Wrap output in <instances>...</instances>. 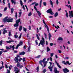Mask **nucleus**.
I'll list each match as a JSON object with an SVG mask.
<instances>
[{"label":"nucleus","instance_id":"1","mask_svg":"<svg viewBox=\"0 0 73 73\" xmlns=\"http://www.w3.org/2000/svg\"><path fill=\"white\" fill-rule=\"evenodd\" d=\"M42 40H41L40 41V43L38 45V46H40V45H41L43 47H44V44H45V40L44 39V38H43V37H42Z\"/></svg>","mask_w":73,"mask_h":73},{"label":"nucleus","instance_id":"2","mask_svg":"<svg viewBox=\"0 0 73 73\" xmlns=\"http://www.w3.org/2000/svg\"><path fill=\"white\" fill-rule=\"evenodd\" d=\"M46 60V58H45L43 59V60H40L39 61V64H40V65H41L42 66H43V65H42V62H43L44 64H47V61H45Z\"/></svg>","mask_w":73,"mask_h":73},{"label":"nucleus","instance_id":"3","mask_svg":"<svg viewBox=\"0 0 73 73\" xmlns=\"http://www.w3.org/2000/svg\"><path fill=\"white\" fill-rule=\"evenodd\" d=\"M9 47L7 46H6V49L7 50H9V49H11V48H12L13 50H14V49H15V46L14 45H10Z\"/></svg>","mask_w":73,"mask_h":73},{"label":"nucleus","instance_id":"4","mask_svg":"<svg viewBox=\"0 0 73 73\" xmlns=\"http://www.w3.org/2000/svg\"><path fill=\"white\" fill-rule=\"evenodd\" d=\"M46 12L48 13H50V15H53V14H54L53 12V11H52V9H50L46 11Z\"/></svg>","mask_w":73,"mask_h":73},{"label":"nucleus","instance_id":"5","mask_svg":"<svg viewBox=\"0 0 73 73\" xmlns=\"http://www.w3.org/2000/svg\"><path fill=\"white\" fill-rule=\"evenodd\" d=\"M17 57H15V58L14 59V60L15 61H16V62L17 63L19 62V59H18V57H20V55L18 54L17 55Z\"/></svg>","mask_w":73,"mask_h":73},{"label":"nucleus","instance_id":"6","mask_svg":"<svg viewBox=\"0 0 73 73\" xmlns=\"http://www.w3.org/2000/svg\"><path fill=\"white\" fill-rule=\"evenodd\" d=\"M63 70L64 73H67V72H69V70L67 68H65L63 69Z\"/></svg>","mask_w":73,"mask_h":73},{"label":"nucleus","instance_id":"7","mask_svg":"<svg viewBox=\"0 0 73 73\" xmlns=\"http://www.w3.org/2000/svg\"><path fill=\"white\" fill-rule=\"evenodd\" d=\"M13 18H11V17H9L8 19H7V23L13 22Z\"/></svg>","mask_w":73,"mask_h":73},{"label":"nucleus","instance_id":"8","mask_svg":"<svg viewBox=\"0 0 73 73\" xmlns=\"http://www.w3.org/2000/svg\"><path fill=\"white\" fill-rule=\"evenodd\" d=\"M18 70V68H17L16 67H14V71H15V72L16 71V72H15V73H18L20 72L19 70Z\"/></svg>","mask_w":73,"mask_h":73},{"label":"nucleus","instance_id":"9","mask_svg":"<svg viewBox=\"0 0 73 73\" xmlns=\"http://www.w3.org/2000/svg\"><path fill=\"white\" fill-rule=\"evenodd\" d=\"M3 21L4 23H6L7 21L8 22V17H6L3 19Z\"/></svg>","mask_w":73,"mask_h":73},{"label":"nucleus","instance_id":"10","mask_svg":"<svg viewBox=\"0 0 73 73\" xmlns=\"http://www.w3.org/2000/svg\"><path fill=\"white\" fill-rule=\"evenodd\" d=\"M69 16H71V17H73V11H69Z\"/></svg>","mask_w":73,"mask_h":73},{"label":"nucleus","instance_id":"11","mask_svg":"<svg viewBox=\"0 0 73 73\" xmlns=\"http://www.w3.org/2000/svg\"><path fill=\"white\" fill-rule=\"evenodd\" d=\"M49 69H50V72H52V69L53 68V66H52L51 67H50V66L48 67Z\"/></svg>","mask_w":73,"mask_h":73},{"label":"nucleus","instance_id":"12","mask_svg":"<svg viewBox=\"0 0 73 73\" xmlns=\"http://www.w3.org/2000/svg\"><path fill=\"white\" fill-rule=\"evenodd\" d=\"M25 54V52H24V51L22 52H19V54L20 56L21 55H24Z\"/></svg>","mask_w":73,"mask_h":73},{"label":"nucleus","instance_id":"13","mask_svg":"<svg viewBox=\"0 0 73 73\" xmlns=\"http://www.w3.org/2000/svg\"><path fill=\"white\" fill-rule=\"evenodd\" d=\"M54 72L55 73H59V72L57 70L56 68H55L54 69Z\"/></svg>","mask_w":73,"mask_h":73},{"label":"nucleus","instance_id":"14","mask_svg":"<svg viewBox=\"0 0 73 73\" xmlns=\"http://www.w3.org/2000/svg\"><path fill=\"white\" fill-rule=\"evenodd\" d=\"M5 29H4V31L3 33V35H5V33H7V30Z\"/></svg>","mask_w":73,"mask_h":73},{"label":"nucleus","instance_id":"15","mask_svg":"<svg viewBox=\"0 0 73 73\" xmlns=\"http://www.w3.org/2000/svg\"><path fill=\"white\" fill-rule=\"evenodd\" d=\"M20 19H18V20H16V23L19 24V23H20Z\"/></svg>","mask_w":73,"mask_h":73},{"label":"nucleus","instance_id":"16","mask_svg":"<svg viewBox=\"0 0 73 73\" xmlns=\"http://www.w3.org/2000/svg\"><path fill=\"white\" fill-rule=\"evenodd\" d=\"M67 64L69 65H70V64H71V63H69V61L66 62H66L64 63V65H67Z\"/></svg>","mask_w":73,"mask_h":73},{"label":"nucleus","instance_id":"17","mask_svg":"<svg viewBox=\"0 0 73 73\" xmlns=\"http://www.w3.org/2000/svg\"><path fill=\"white\" fill-rule=\"evenodd\" d=\"M48 37H49V41H50V38L51 37H52V35H51V34H50V33H49L48 34Z\"/></svg>","mask_w":73,"mask_h":73},{"label":"nucleus","instance_id":"18","mask_svg":"<svg viewBox=\"0 0 73 73\" xmlns=\"http://www.w3.org/2000/svg\"><path fill=\"white\" fill-rule=\"evenodd\" d=\"M14 27H16V28H17L19 27V24L17 23L14 24Z\"/></svg>","mask_w":73,"mask_h":73},{"label":"nucleus","instance_id":"19","mask_svg":"<svg viewBox=\"0 0 73 73\" xmlns=\"http://www.w3.org/2000/svg\"><path fill=\"white\" fill-rule=\"evenodd\" d=\"M37 13L38 14V16H39V17H41V16H40V15H41V13H40V11H36Z\"/></svg>","mask_w":73,"mask_h":73},{"label":"nucleus","instance_id":"20","mask_svg":"<svg viewBox=\"0 0 73 73\" xmlns=\"http://www.w3.org/2000/svg\"><path fill=\"white\" fill-rule=\"evenodd\" d=\"M58 40L59 41H62L63 40V38L61 37H59L58 39Z\"/></svg>","mask_w":73,"mask_h":73},{"label":"nucleus","instance_id":"21","mask_svg":"<svg viewBox=\"0 0 73 73\" xmlns=\"http://www.w3.org/2000/svg\"><path fill=\"white\" fill-rule=\"evenodd\" d=\"M22 29H23V27L21 25L20 26L19 28V31H21Z\"/></svg>","mask_w":73,"mask_h":73},{"label":"nucleus","instance_id":"22","mask_svg":"<svg viewBox=\"0 0 73 73\" xmlns=\"http://www.w3.org/2000/svg\"><path fill=\"white\" fill-rule=\"evenodd\" d=\"M14 11V9L13 8H12L11 9V14L13 13V11Z\"/></svg>","mask_w":73,"mask_h":73},{"label":"nucleus","instance_id":"23","mask_svg":"<svg viewBox=\"0 0 73 73\" xmlns=\"http://www.w3.org/2000/svg\"><path fill=\"white\" fill-rule=\"evenodd\" d=\"M7 43H11V42H14L13 40H9L7 41Z\"/></svg>","mask_w":73,"mask_h":73},{"label":"nucleus","instance_id":"24","mask_svg":"<svg viewBox=\"0 0 73 73\" xmlns=\"http://www.w3.org/2000/svg\"><path fill=\"white\" fill-rule=\"evenodd\" d=\"M58 15V13L57 12H56L55 14H54V17H57V16Z\"/></svg>","mask_w":73,"mask_h":73},{"label":"nucleus","instance_id":"25","mask_svg":"<svg viewBox=\"0 0 73 73\" xmlns=\"http://www.w3.org/2000/svg\"><path fill=\"white\" fill-rule=\"evenodd\" d=\"M40 57H41V55H40L35 57L36 58H40Z\"/></svg>","mask_w":73,"mask_h":73},{"label":"nucleus","instance_id":"26","mask_svg":"<svg viewBox=\"0 0 73 73\" xmlns=\"http://www.w3.org/2000/svg\"><path fill=\"white\" fill-rule=\"evenodd\" d=\"M47 52H49V51L50 50V49L49 48V47H47Z\"/></svg>","mask_w":73,"mask_h":73},{"label":"nucleus","instance_id":"27","mask_svg":"<svg viewBox=\"0 0 73 73\" xmlns=\"http://www.w3.org/2000/svg\"><path fill=\"white\" fill-rule=\"evenodd\" d=\"M42 0H40V8L41 7V4L42 3Z\"/></svg>","mask_w":73,"mask_h":73},{"label":"nucleus","instance_id":"28","mask_svg":"<svg viewBox=\"0 0 73 73\" xmlns=\"http://www.w3.org/2000/svg\"><path fill=\"white\" fill-rule=\"evenodd\" d=\"M23 31H24V32H26L27 30V28H25L24 27H23Z\"/></svg>","mask_w":73,"mask_h":73},{"label":"nucleus","instance_id":"29","mask_svg":"<svg viewBox=\"0 0 73 73\" xmlns=\"http://www.w3.org/2000/svg\"><path fill=\"white\" fill-rule=\"evenodd\" d=\"M23 42L21 41L19 42V44L20 46L21 45H23Z\"/></svg>","mask_w":73,"mask_h":73},{"label":"nucleus","instance_id":"30","mask_svg":"<svg viewBox=\"0 0 73 73\" xmlns=\"http://www.w3.org/2000/svg\"><path fill=\"white\" fill-rule=\"evenodd\" d=\"M20 3L21 5V6H23V1H22L21 0H20Z\"/></svg>","mask_w":73,"mask_h":73},{"label":"nucleus","instance_id":"31","mask_svg":"<svg viewBox=\"0 0 73 73\" xmlns=\"http://www.w3.org/2000/svg\"><path fill=\"white\" fill-rule=\"evenodd\" d=\"M19 46H20V45L19 44H18L17 46L15 48L16 49H18L19 47Z\"/></svg>","mask_w":73,"mask_h":73},{"label":"nucleus","instance_id":"32","mask_svg":"<svg viewBox=\"0 0 73 73\" xmlns=\"http://www.w3.org/2000/svg\"><path fill=\"white\" fill-rule=\"evenodd\" d=\"M57 65L58 66V68H59L60 69H61V66L59 65V64H57Z\"/></svg>","mask_w":73,"mask_h":73},{"label":"nucleus","instance_id":"33","mask_svg":"<svg viewBox=\"0 0 73 73\" xmlns=\"http://www.w3.org/2000/svg\"><path fill=\"white\" fill-rule=\"evenodd\" d=\"M36 35L38 40H40V38H39V36H38V35L36 34Z\"/></svg>","mask_w":73,"mask_h":73},{"label":"nucleus","instance_id":"34","mask_svg":"<svg viewBox=\"0 0 73 73\" xmlns=\"http://www.w3.org/2000/svg\"><path fill=\"white\" fill-rule=\"evenodd\" d=\"M15 17H16V19H17V12H16Z\"/></svg>","mask_w":73,"mask_h":73},{"label":"nucleus","instance_id":"35","mask_svg":"<svg viewBox=\"0 0 73 73\" xmlns=\"http://www.w3.org/2000/svg\"><path fill=\"white\" fill-rule=\"evenodd\" d=\"M36 2H35L34 3H32V4L30 5V7H31V6L32 5H34V4H36Z\"/></svg>","mask_w":73,"mask_h":73},{"label":"nucleus","instance_id":"36","mask_svg":"<svg viewBox=\"0 0 73 73\" xmlns=\"http://www.w3.org/2000/svg\"><path fill=\"white\" fill-rule=\"evenodd\" d=\"M36 70L37 72H39V67L38 66L36 68Z\"/></svg>","mask_w":73,"mask_h":73},{"label":"nucleus","instance_id":"37","mask_svg":"<svg viewBox=\"0 0 73 73\" xmlns=\"http://www.w3.org/2000/svg\"><path fill=\"white\" fill-rule=\"evenodd\" d=\"M46 72V69H44L42 71L43 73H45Z\"/></svg>","mask_w":73,"mask_h":73},{"label":"nucleus","instance_id":"38","mask_svg":"<svg viewBox=\"0 0 73 73\" xmlns=\"http://www.w3.org/2000/svg\"><path fill=\"white\" fill-rule=\"evenodd\" d=\"M43 4L44 6H46V3L44 2L43 3Z\"/></svg>","mask_w":73,"mask_h":73},{"label":"nucleus","instance_id":"39","mask_svg":"<svg viewBox=\"0 0 73 73\" xmlns=\"http://www.w3.org/2000/svg\"><path fill=\"white\" fill-rule=\"evenodd\" d=\"M50 56L51 57H53V55L54 54V53H50Z\"/></svg>","mask_w":73,"mask_h":73},{"label":"nucleus","instance_id":"40","mask_svg":"<svg viewBox=\"0 0 73 73\" xmlns=\"http://www.w3.org/2000/svg\"><path fill=\"white\" fill-rule=\"evenodd\" d=\"M32 16V12H30L28 14V16Z\"/></svg>","mask_w":73,"mask_h":73},{"label":"nucleus","instance_id":"41","mask_svg":"<svg viewBox=\"0 0 73 73\" xmlns=\"http://www.w3.org/2000/svg\"><path fill=\"white\" fill-rule=\"evenodd\" d=\"M14 37L15 38H17V37H18V35H14Z\"/></svg>","mask_w":73,"mask_h":73},{"label":"nucleus","instance_id":"42","mask_svg":"<svg viewBox=\"0 0 73 73\" xmlns=\"http://www.w3.org/2000/svg\"><path fill=\"white\" fill-rule=\"evenodd\" d=\"M35 43L36 45H38V42H37V40H35Z\"/></svg>","mask_w":73,"mask_h":73},{"label":"nucleus","instance_id":"43","mask_svg":"<svg viewBox=\"0 0 73 73\" xmlns=\"http://www.w3.org/2000/svg\"><path fill=\"white\" fill-rule=\"evenodd\" d=\"M66 16L67 17H68V16H69V15H68V12H66Z\"/></svg>","mask_w":73,"mask_h":73},{"label":"nucleus","instance_id":"44","mask_svg":"<svg viewBox=\"0 0 73 73\" xmlns=\"http://www.w3.org/2000/svg\"><path fill=\"white\" fill-rule=\"evenodd\" d=\"M7 73H10V70H8V69H7Z\"/></svg>","mask_w":73,"mask_h":73},{"label":"nucleus","instance_id":"45","mask_svg":"<svg viewBox=\"0 0 73 73\" xmlns=\"http://www.w3.org/2000/svg\"><path fill=\"white\" fill-rule=\"evenodd\" d=\"M44 35L45 36V38L46 39H47V35H46V34L44 33Z\"/></svg>","mask_w":73,"mask_h":73},{"label":"nucleus","instance_id":"46","mask_svg":"<svg viewBox=\"0 0 73 73\" xmlns=\"http://www.w3.org/2000/svg\"><path fill=\"white\" fill-rule=\"evenodd\" d=\"M50 4L51 5H52L53 4V2L52 1H51V0H50Z\"/></svg>","mask_w":73,"mask_h":73},{"label":"nucleus","instance_id":"47","mask_svg":"<svg viewBox=\"0 0 73 73\" xmlns=\"http://www.w3.org/2000/svg\"><path fill=\"white\" fill-rule=\"evenodd\" d=\"M2 42H3V40H1L0 42V45L1 46H2Z\"/></svg>","mask_w":73,"mask_h":73},{"label":"nucleus","instance_id":"48","mask_svg":"<svg viewBox=\"0 0 73 73\" xmlns=\"http://www.w3.org/2000/svg\"><path fill=\"white\" fill-rule=\"evenodd\" d=\"M8 7H9V9H11V5H10V3H8Z\"/></svg>","mask_w":73,"mask_h":73},{"label":"nucleus","instance_id":"49","mask_svg":"<svg viewBox=\"0 0 73 73\" xmlns=\"http://www.w3.org/2000/svg\"><path fill=\"white\" fill-rule=\"evenodd\" d=\"M34 8L36 10V11L37 10V8H36V6H34Z\"/></svg>","mask_w":73,"mask_h":73},{"label":"nucleus","instance_id":"50","mask_svg":"<svg viewBox=\"0 0 73 73\" xmlns=\"http://www.w3.org/2000/svg\"><path fill=\"white\" fill-rule=\"evenodd\" d=\"M11 35V32H9V36H10Z\"/></svg>","mask_w":73,"mask_h":73},{"label":"nucleus","instance_id":"51","mask_svg":"<svg viewBox=\"0 0 73 73\" xmlns=\"http://www.w3.org/2000/svg\"><path fill=\"white\" fill-rule=\"evenodd\" d=\"M50 46H53V43H50Z\"/></svg>","mask_w":73,"mask_h":73},{"label":"nucleus","instance_id":"52","mask_svg":"<svg viewBox=\"0 0 73 73\" xmlns=\"http://www.w3.org/2000/svg\"><path fill=\"white\" fill-rule=\"evenodd\" d=\"M58 0H57L56 1V4L57 5H58Z\"/></svg>","mask_w":73,"mask_h":73},{"label":"nucleus","instance_id":"53","mask_svg":"<svg viewBox=\"0 0 73 73\" xmlns=\"http://www.w3.org/2000/svg\"><path fill=\"white\" fill-rule=\"evenodd\" d=\"M44 25H45L44 27H45L46 28H47L48 27V25H46V24H45Z\"/></svg>","mask_w":73,"mask_h":73},{"label":"nucleus","instance_id":"54","mask_svg":"<svg viewBox=\"0 0 73 73\" xmlns=\"http://www.w3.org/2000/svg\"><path fill=\"white\" fill-rule=\"evenodd\" d=\"M4 66H1V67H0V70L1 69H3V68H4Z\"/></svg>","mask_w":73,"mask_h":73},{"label":"nucleus","instance_id":"55","mask_svg":"<svg viewBox=\"0 0 73 73\" xmlns=\"http://www.w3.org/2000/svg\"><path fill=\"white\" fill-rule=\"evenodd\" d=\"M22 8H23V10L24 11H25V6H24V5H23V6H22Z\"/></svg>","mask_w":73,"mask_h":73},{"label":"nucleus","instance_id":"56","mask_svg":"<svg viewBox=\"0 0 73 73\" xmlns=\"http://www.w3.org/2000/svg\"><path fill=\"white\" fill-rule=\"evenodd\" d=\"M2 53H3V51H0V56L2 54Z\"/></svg>","mask_w":73,"mask_h":73},{"label":"nucleus","instance_id":"57","mask_svg":"<svg viewBox=\"0 0 73 73\" xmlns=\"http://www.w3.org/2000/svg\"><path fill=\"white\" fill-rule=\"evenodd\" d=\"M49 63L50 64V66H51L52 65V62H49Z\"/></svg>","mask_w":73,"mask_h":73},{"label":"nucleus","instance_id":"58","mask_svg":"<svg viewBox=\"0 0 73 73\" xmlns=\"http://www.w3.org/2000/svg\"><path fill=\"white\" fill-rule=\"evenodd\" d=\"M7 7H5V8L3 11H7Z\"/></svg>","mask_w":73,"mask_h":73},{"label":"nucleus","instance_id":"59","mask_svg":"<svg viewBox=\"0 0 73 73\" xmlns=\"http://www.w3.org/2000/svg\"><path fill=\"white\" fill-rule=\"evenodd\" d=\"M22 60H23V62H24V61H26V60H25V58H23V59Z\"/></svg>","mask_w":73,"mask_h":73},{"label":"nucleus","instance_id":"60","mask_svg":"<svg viewBox=\"0 0 73 73\" xmlns=\"http://www.w3.org/2000/svg\"><path fill=\"white\" fill-rule=\"evenodd\" d=\"M23 60V59L21 58H20V59H19V62H20L21 61V60Z\"/></svg>","mask_w":73,"mask_h":73},{"label":"nucleus","instance_id":"61","mask_svg":"<svg viewBox=\"0 0 73 73\" xmlns=\"http://www.w3.org/2000/svg\"><path fill=\"white\" fill-rule=\"evenodd\" d=\"M35 6H38V3H35Z\"/></svg>","mask_w":73,"mask_h":73},{"label":"nucleus","instance_id":"62","mask_svg":"<svg viewBox=\"0 0 73 73\" xmlns=\"http://www.w3.org/2000/svg\"><path fill=\"white\" fill-rule=\"evenodd\" d=\"M20 65L18 63L17 65V67H19V66H20Z\"/></svg>","mask_w":73,"mask_h":73},{"label":"nucleus","instance_id":"63","mask_svg":"<svg viewBox=\"0 0 73 73\" xmlns=\"http://www.w3.org/2000/svg\"><path fill=\"white\" fill-rule=\"evenodd\" d=\"M5 68H8V66H7V65L6 64L5 65Z\"/></svg>","mask_w":73,"mask_h":73},{"label":"nucleus","instance_id":"64","mask_svg":"<svg viewBox=\"0 0 73 73\" xmlns=\"http://www.w3.org/2000/svg\"><path fill=\"white\" fill-rule=\"evenodd\" d=\"M23 66L21 65L19 66V68H23Z\"/></svg>","mask_w":73,"mask_h":73}]
</instances>
